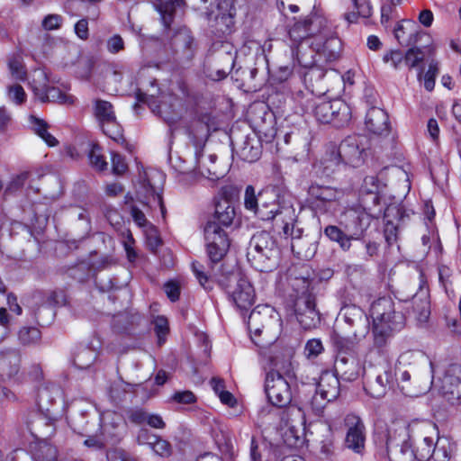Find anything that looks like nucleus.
<instances>
[{
  "mask_svg": "<svg viewBox=\"0 0 461 461\" xmlns=\"http://www.w3.org/2000/svg\"><path fill=\"white\" fill-rule=\"evenodd\" d=\"M325 75L326 70L321 66L315 64L303 73L304 82L306 84H311L313 87V83L321 82Z\"/></svg>",
  "mask_w": 461,
  "mask_h": 461,
  "instance_id": "55",
  "label": "nucleus"
},
{
  "mask_svg": "<svg viewBox=\"0 0 461 461\" xmlns=\"http://www.w3.org/2000/svg\"><path fill=\"white\" fill-rule=\"evenodd\" d=\"M322 46L318 49V52L324 55L327 59H335L339 57L340 51V41L339 38L328 35Z\"/></svg>",
  "mask_w": 461,
  "mask_h": 461,
  "instance_id": "46",
  "label": "nucleus"
},
{
  "mask_svg": "<svg viewBox=\"0 0 461 461\" xmlns=\"http://www.w3.org/2000/svg\"><path fill=\"white\" fill-rule=\"evenodd\" d=\"M423 33L418 30L417 23L412 20H402L394 29V36L402 46H411L418 42Z\"/></svg>",
  "mask_w": 461,
  "mask_h": 461,
  "instance_id": "28",
  "label": "nucleus"
},
{
  "mask_svg": "<svg viewBox=\"0 0 461 461\" xmlns=\"http://www.w3.org/2000/svg\"><path fill=\"white\" fill-rule=\"evenodd\" d=\"M265 392L269 402L276 407H286L292 401L290 384L277 371L271 370L266 374Z\"/></svg>",
  "mask_w": 461,
  "mask_h": 461,
  "instance_id": "10",
  "label": "nucleus"
},
{
  "mask_svg": "<svg viewBox=\"0 0 461 461\" xmlns=\"http://www.w3.org/2000/svg\"><path fill=\"white\" fill-rule=\"evenodd\" d=\"M29 122L32 131L41 137L48 146L55 147L58 145V140L48 131L49 125L45 121L34 115H31L29 117Z\"/></svg>",
  "mask_w": 461,
  "mask_h": 461,
  "instance_id": "41",
  "label": "nucleus"
},
{
  "mask_svg": "<svg viewBox=\"0 0 461 461\" xmlns=\"http://www.w3.org/2000/svg\"><path fill=\"white\" fill-rule=\"evenodd\" d=\"M331 340L338 355L346 356L353 355L356 345L360 341L349 333H345L341 329L339 331L334 330Z\"/></svg>",
  "mask_w": 461,
  "mask_h": 461,
  "instance_id": "33",
  "label": "nucleus"
},
{
  "mask_svg": "<svg viewBox=\"0 0 461 461\" xmlns=\"http://www.w3.org/2000/svg\"><path fill=\"white\" fill-rule=\"evenodd\" d=\"M292 286L296 294L294 312L298 322L305 330L317 327L321 322V315L316 309L315 298L310 291L311 281L305 277H296Z\"/></svg>",
  "mask_w": 461,
  "mask_h": 461,
  "instance_id": "6",
  "label": "nucleus"
},
{
  "mask_svg": "<svg viewBox=\"0 0 461 461\" xmlns=\"http://www.w3.org/2000/svg\"><path fill=\"white\" fill-rule=\"evenodd\" d=\"M308 195L317 207H325L328 203L338 201L341 197L342 192L330 185L312 183L308 188Z\"/></svg>",
  "mask_w": 461,
  "mask_h": 461,
  "instance_id": "24",
  "label": "nucleus"
},
{
  "mask_svg": "<svg viewBox=\"0 0 461 461\" xmlns=\"http://www.w3.org/2000/svg\"><path fill=\"white\" fill-rule=\"evenodd\" d=\"M244 204L246 209L254 212L262 221H270L277 216L294 213L292 208L280 207L278 194L273 188L264 189L256 195L254 187L248 185L244 194Z\"/></svg>",
  "mask_w": 461,
  "mask_h": 461,
  "instance_id": "5",
  "label": "nucleus"
},
{
  "mask_svg": "<svg viewBox=\"0 0 461 461\" xmlns=\"http://www.w3.org/2000/svg\"><path fill=\"white\" fill-rule=\"evenodd\" d=\"M394 302L391 297H380L375 301L370 309L373 318L374 344L382 348L386 344V331L384 328L385 313H393Z\"/></svg>",
  "mask_w": 461,
  "mask_h": 461,
  "instance_id": "12",
  "label": "nucleus"
},
{
  "mask_svg": "<svg viewBox=\"0 0 461 461\" xmlns=\"http://www.w3.org/2000/svg\"><path fill=\"white\" fill-rule=\"evenodd\" d=\"M313 91H299L295 94L294 99L303 113H312L320 123H332L335 127L348 124L351 119V109L346 103L340 99L314 97Z\"/></svg>",
  "mask_w": 461,
  "mask_h": 461,
  "instance_id": "3",
  "label": "nucleus"
},
{
  "mask_svg": "<svg viewBox=\"0 0 461 461\" xmlns=\"http://www.w3.org/2000/svg\"><path fill=\"white\" fill-rule=\"evenodd\" d=\"M351 223L345 225V230L338 226L329 225L324 229V234L334 242H337L343 251L351 248L352 240H360L370 223V218L366 213L353 212L349 215Z\"/></svg>",
  "mask_w": 461,
  "mask_h": 461,
  "instance_id": "8",
  "label": "nucleus"
},
{
  "mask_svg": "<svg viewBox=\"0 0 461 461\" xmlns=\"http://www.w3.org/2000/svg\"><path fill=\"white\" fill-rule=\"evenodd\" d=\"M280 250L276 240L267 231L255 233L247 249V258L259 272H271L279 263Z\"/></svg>",
  "mask_w": 461,
  "mask_h": 461,
  "instance_id": "4",
  "label": "nucleus"
},
{
  "mask_svg": "<svg viewBox=\"0 0 461 461\" xmlns=\"http://www.w3.org/2000/svg\"><path fill=\"white\" fill-rule=\"evenodd\" d=\"M148 415L149 412L141 408L131 409L127 412L129 420L136 425L147 423Z\"/></svg>",
  "mask_w": 461,
  "mask_h": 461,
  "instance_id": "61",
  "label": "nucleus"
},
{
  "mask_svg": "<svg viewBox=\"0 0 461 461\" xmlns=\"http://www.w3.org/2000/svg\"><path fill=\"white\" fill-rule=\"evenodd\" d=\"M202 156L203 154L201 153L200 158ZM216 160L217 156L214 154L209 155L205 160L200 159V167L206 173V176H203V177L216 181L223 176V173L218 172L214 167Z\"/></svg>",
  "mask_w": 461,
  "mask_h": 461,
  "instance_id": "49",
  "label": "nucleus"
},
{
  "mask_svg": "<svg viewBox=\"0 0 461 461\" xmlns=\"http://www.w3.org/2000/svg\"><path fill=\"white\" fill-rule=\"evenodd\" d=\"M186 133L194 147L195 167L194 171L201 176H206V173L200 167V156L209 136V125L202 121H194L187 128Z\"/></svg>",
  "mask_w": 461,
  "mask_h": 461,
  "instance_id": "21",
  "label": "nucleus"
},
{
  "mask_svg": "<svg viewBox=\"0 0 461 461\" xmlns=\"http://www.w3.org/2000/svg\"><path fill=\"white\" fill-rule=\"evenodd\" d=\"M343 323L339 329L354 336L357 340L364 339L369 331V319L367 315L355 305L343 308Z\"/></svg>",
  "mask_w": 461,
  "mask_h": 461,
  "instance_id": "14",
  "label": "nucleus"
},
{
  "mask_svg": "<svg viewBox=\"0 0 461 461\" xmlns=\"http://www.w3.org/2000/svg\"><path fill=\"white\" fill-rule=\"evenodd\" d=\"M384 330L386 331V342L394 331L402 330L405 324L404 315L401 312L395 310L393 306V313H385Z\"/></svg>",
  "mask_w": 461,
  "mask_h": 461,
  "instance_id": "45",
  "label": "nucleus"
},
{
  "mask_svg": "<svg viewBox=\"0 0 461 461\" xmlns=\"http://www.w3.org/2000/svg\"><path fill=\"white\" fill-rule=\"evenodd\" d=\"M386 449L391 461H413L416 459L410 439L404 438L403 436H398L396 424L388 431Z\"/></svg>",
  "mask_w": 461,
  "mask_h": 461,
  "instance_id": "19",
  "label": "nucleus"
},
{
  "mask_svg": "<svg viewBox=\"0 0 461 461\" xmlns=\"http://www.w3.org/2000/svg\"><path fill=\"white\" fill-rule=\"evenodd\" d=\"M384 63H390L395 69H399L404 62V55L401 50H390L383 57Z\"/></svg>",
  "mask_w": 461,
  "mask_h": 461,
  "instance_id": "60",
  "label": "nucleus"
},
{
  "mask_svg": "<svg viewBox=\"0 0 461 461\" xmlns=\"http://www.w3.org/2000/svg\"><path fill=\"white\" fill-rule=\"evenodd\" d=\"M31 447L33 461H58L57 447L47 440L35 441Z\"/></svg>",
  "mask_w": 461,
  "mask_h": 461,
  "instance_id": "34",
  "label": "nucleus"
},
{
  "mask_svg": "<svg viewBox=\"0 0 461 461\" xmlns=\"http://www.w3.org/2000/svg\"><path fill=\"white\" fill-rule=\"evenodd\" d=\"M292 251L299 258L309 260L317 251V243L309 235L291 242Z\"/></svg>",
  "mask_w": 461,
  "mask_h": 461,
  "instance_id": "35",
  "label": "nucleus"
},
{
  "mask_svg": "<svg viewBox=\"0 0 461 461\" xmlns=\"http://www.w3.org/2000/svg\"><path fill=\"white\" fill-rule=\"evenodd\" d=\"M294 212L291 215H284L285 217H288L289 221L282 220L284 226H283V232L285 237L291 238V242H293L295 240L303 239L304 237L303 235V229L300 226V222L294 218Z\"/></svg>",
  "mask_w": 461,
  "mask_h": 461,
  "instance_id": "47",
  "label": "nucleus"
},
{
  "mask_svg": "<svg viewBox=\"0 0 461 461\" xmlns=\"http://www.w3.org/2000/svg\"><path fill=\"white\" fill-rule=\"evenodd\" d=\"M150 448L154 451L155 454L162 457H167L172 453L171 444L159 436L156 437V440L153 441Z\"/></svg>",
  "mask_w": 461,
  "mask_h": 461,
  "instance_id": "57",
  "label": "nucleus"
},
{
  "mask_svg": "<svg viewBox=\"0 0 461 461\" xmlns=\"http://www.w3.org/2000/svg\"><path fill=\"white\" fill-rule=\"evenodd\" d=\"M193 271L204 289H211L209 280L213 279L224 291L228 301L240 312H248L255 303L256 293L252 284L235 266H226L216 273L207 275L204 266L194 262Z\"/></svg>",
  "mask_w": 461,
  "mask_h": 461,
  "instance_id": "1",
  "label": "nucleus"
},
{
  "mask_svg": "<svg viewBox=\"0 0 461 461\" xmlns=\"http://www.w3.org/2000/svg\"><path fill=\"white\" fill-rule=\"evenodd\" d=\"M384 330L386 331V342L394 331L402 330L405 324L404 315L401 312L395 310L393 306V313H385Z\"/></svg>",
  "mask_w": 461,
  "mask_h": 461,
  "instance_id": "44",
  "label": "nucleus"
},
{
  "mask_svg": "<svg viewBox=\"0 0 461 461\" xmlns=\"http://www.w3.org/2000/svg\"><path fill=\"white\" fill-rule=\"evenodd\" d=\"M329 401H334L339 394V378L332 372L324 371L315 387Z\"/></svg>",
  "mask_w": 461,
  "mask_h": 461,
  "instance_id": "29",
  "label": "nucleus"
},
{
  "mask_svg": "<svg viewBox=\"0 0 461 461\" xmlns=\"http://www.w3.org/2000/svg\"><path fill=\"white\" fill-rule=\"evenodd\" d=\"M94 114L100 125H104L105 122L115 119L112 104L101 99H96L95 101Z\"/></svg>",
  "mask_w": 461,
  "mask_h": 461,
  "instance_id": "43",
  "label": "nucleus"
},
{
  "mask_svg": "<svg viewBox=\"0 0 461 461\" xmlns=\"http://www.w3.org/2000/svg\"><path fill=\"white\" fill-rule=\"evenodd\" d=\"M8 68L14 79L23 81L26 78V71L20 58L11 59L8 62Z\"/></svg>",
  "mask_w": 461,
  "mask_h": 461,
  "instance_id": "58",
  "label": "nucleus"
},
{
  "mask_svg": "<svg viewBox=\"0 0 461 461\" xmlns=\"http://www.w3.org/2000/svg\"><path fill=\"white\" fill-rule=\"evenodd\" d=\"M367 149L366 138L358 135L348 136L337 146L345 166L352 167H358L364 164Z\"/></svg>",
  "mask_w": 461,
  "mask_h": 461,
  "instance_id": "11",
  "label": "nucleus"
},
{
  "mask_svg": "<svg viewBox=\"0 0 461 461\" xmlns=\"http://www.w3.org/2000/svg\"><path fill=\"white\" fill-rule=\"evenodd\" d=\"M412 308L420 322H426L430 315V302L427 292L415 294L412 299Z\"/></svg>",
  "mask_w": 461,
  "mask_h": 461,
  "instance_id": "40",
  "label": "nucleus"
},
{
  "mask_svg": "<svg viewBox=\"0 0 461 461\" xmlns=\"http://www.w3.org/2000/svg\"><path fill=\"white\" fill-rule=\"evenodd\" d=\"M304 351L309 358L318 357L323 351L321 341L318 339L308 340L305 345Z\"/></svg>",
  "mask_w": 461,
  "mask_h": 461,
  "instance_id": "62",
  "label": "nucleus"
},
{
  "mask_svg": "<svg viewBox=\"0 0 461 461\" xmlns=\"http://www.w3.org/2000/svg\"><path fill=\"white\" fill-rule=\"evenodd\" d=\"M209 22H213L212 26L216 31L222 34L231 32L234 26V18L236 15V8L230 0H217L216 10L206 13Z\"/></svg>",
  "mask_w": 461,
  "mask_h": 461,
  "instance_id": "17",
  "label": "nucleus"
},
{
  "mask_svg": "<svg viewBox=\"0 0 461 461\" xmlns=\"http://www.w3.org/2000/svg\"><path fill=\"white\" fill-rule=\"evenodd\" d=\"M429 382H432L431 385H434L442 397L451 404L461 400V365H449L442 377L437 380L432 378Z\"/></svg>",
  "mask_w": 461,
  "mask_h": 461,
  "instance_id": "9",
  "label": "nucleus"
},
{
  "mask_svg": "<svg viewBox=\"0 0 461 461\" xmlns=\"http://www.w3.org/2000/svg\"><path fill=\"white\" fill-rule=\"evenodd\" d=\"M204 238L209 258L207 269L204 268L205 273L211 275L222 270L226 266H232L223 261L230 248V240L223 227L216 221H208L204 227Z\"/></svg>",
  "mask_w": 461,
  "mask_h": 461,
  "instance_id": "7",
  "label": "nucleus"
},
{
  "mask_svg": "<svg viewBox=\"0 0 461 461\" xmlns=\"http://www.w3.org/2000/svg\"><path fill=\"white\" fill-rule=\"evenodd\" d=\"M393 375L389 366L379 372L374 380L368 381L365 385L366 393L374 398L383 397L391 387Z\"/></svg>",
  "mask_w": 461,
  "mask_h": 461,
  "instance_id": "27",
  "label": "nucleus"
},
{
  "mask_svg": "<svg viewBox=\"0 0 461 461\" xmlns=\"http://www.w3.org/2000/svg\"><path fill=\"white\" fill-rule=\"evenodd\" d=\"M429 363L430 373H434V366L431 361L420 351L407 350L402 352L394 366V376L403 394L411 397H416L425 393L430 387L432 382H429L428 374L422 377L420 374V367H426Z\"/></svg>",
  "mask_w": 461,
  "mask_h": 461,
  "instance_id": "2",
  "label": "nucleus"
},
{
  "mask_svg": "<svg viewBox=\"0 0 461 461\" xmlns=\"http://www.w3.org/2000/svg\"><path fill=\"white\" fill-rule=\"evenodd\" d=\"M90 164L97 170H104L107 167V163L101 154V148L98 145H92L88 154Z\"/></svg>",
  "mask_w": 461,
  "mask_h": 461,
  "instance_id": "56",
  "label": "nucleus"
},
{
  "mask_svg": "<svg viewBox=\"0 0 461 461\" xmlns=\"http://www.w3.org/2000/svg\"><path fill=\"white\" fill-rule=\"evenodd\" d=\"M396 432L398 436L408 438L411 444L419 440L431 442V439H436L438 436L437 425L428 420H414L408 425L398 423Z\"/></svg>",
  "mask_w": 461,
  "mask_h": 461,
  "instance_id": "13",
  "label": "nucleus"
},
{
  "mask_svg": "<svg viewBox=\"0 0 461 461\" xmlns=\"http://www.w3.org/2000/svg\"><path fill=\"white\" fill-rule=\"evenodd\" d=\"M430 52L431 49L429 47H425L423 49L417 47L411 48L404 55V64L410 68H419L420 72L418 76L420 77L423 71V68H420V65Z\"/></svg>",
  "mask_w": 461,
  "mask_h": 461,
  "instance_id": "38",
  "label": "nucleus"
},
{
  "mask_svg": "<svg viewBox=\"0 0 461 461\" xmlns=\"http://www.w3.org/2000/svg\"><path fill=\"white\" fill-rule=\"evenodd\" d=\"M366 129L376 135L389 132V118L385 111L378 107H371L366 115Z\"/></svg>",
  "mask_w": 461,
  "mask_h": 461,
  "instance_id": "26",
  "label": "nucleus"
},
{
  "mask_svg": "<svg viewBox=\"0 0 461 461\" xmlns=\"http://www.w3.org/2000/svg\"><path fill=\"white\" fill-rule=\"evenodd\" d=\"M97 355V351L95 348L79 346L74 352L73 363L78 369H86L94 364Z\"/></svg>",
  "mask_w": 461,
  "mask_h": 461,
  "instance_id": "37",
  "label": "nucleus"
},
{
  "mask_svg": "<svg viewBox=\"0 0 461 461\" xmlns=\"http://www.w3.org/2000/svg\"><path fill=\"white\" fill-rule=\"evenodd\" d=\"M307 22V30L310 37L321 36L326 37L330 34V30L328 27L327 19L318 12H314L305 16Z\"/></svg>",
  "mask_w": 461,
  "mask_h": 461,
  "instance_id": "36",
  "label": "nucleus"
},
{
  "mask_svg": "<svg viewBox=\"0 0 461 461\" xmlns=\"http://www.w3.org/2000/svg\"><path fill=\"white\" fill-rule=\"evenodd\" d=\"M279 321L273 308L267 305L257 306L249 316L248 327L250 332L260 335L263 331H268L272 326L278 325Z\"/></svg>",
  "mask_w": 461,
  "mask_h": 461,
  "instance_id": "20",
  "label": "nucleus"
},
{
  "mask_svg": "<svg viewBox=\"0 0 461 461\" xmlns=\"http://www.w3.org/2000/svg\"><path fill=\"white\" fill-rule=\"evenodd\" d=\"M261 149L262 145L258 139L247 136L236 148V153L240 159L252 163L260 158Z\"/></svg>",
  "mask_w": 461,
  "mask_h": 461,
  "instance_id": "31",
  "label": "nucleus"
},
{
  "mask_svg": "<svg viewBox=\"0 0 461 461\" xmlns=\"http://www.w3.org/2000/svg\"><path fill=\"white\" fill-rule=\"evenodd\" d=\"M235 209L230 200L227 198H221L215 203V212L213 220L221 227H230L235 218Z\"/></svg>",
  "mask_w": 461,
  "mask_h": 461,
  "instance_id": "32",
  "label": "nucleus"
},
{
  "mask_svg": "<svg viewBox=\"0 0 461 461\" xmlns=\"http://www.w3.org/2000/svg\"><path fill=\"white\" fill-rule=\"evenodd\" d=\"M102 130L105 135L113 139L118 143H123L125 141L122 136V130L119 123L116 122V118L107 122L104 125H101Z\"/></svg>",
  "mask_w": 461,
  "mask_h": 461,
  "instance_id": "54",
  "label": "nucleus"
},
{
  "mask_svg": "<svg viewBox=\"0 0 461 461\" xmlns=\"http://www.w3.org/2000/svg\"><path fill=\"white\" fill-rule=\"evenodd\" d=\"M307 27L308 25L305 17L296 21L289 30V36L291 40L296 42H300L307 38H310Z\"/></svg>",
  "mask_w": 461,
  "mask_h": 461,
  "instance_id": "52",
  "label": "nucleus"
},
{
  "mask_svg": "<svg viewBox=\"0 0 461 461\" xmlns=\"http://www.w3.org/2000/svg\"><path fill=\"white\" fill-rule=\"evenodd\" d=\"M434 441L435 439H431V442H428L427 440L412 442L414 455L417 460L428 461L431 458Z\"/></svg>",
  "mask_w": 461,
  "mask_h": 461,
  "instance_id": "51",
  "label": "nucleus"
},
{
  "mask_svg": "<svg viewBox=\"0 0 461 461\" xmlns=\"http://www.w3.org/2000/svg\"><path fill=\"white\" fill-rule=\"evenodd\" d=\"M431 458L435 461H448L452 456L453 447L447 438L438 436L432 447Z\"/></svg>",
  "mask_w": 461,
  "mask_h": 461,
  "instance_id": "42",
  "label": "nucleus"
},
{
  "mask_svg": "<svg viewBox=\"0 0 461 461\" xmlns=\"http://www.w3.org/2000/svg\"><path fill=\"white\" fill-rule=\"evenodd\" d=\"M330 402L320 393L319 390L314 388L312 394L305 402V407H309L316 415H321L324 407Z\"/></svg>",
  "mask_w": 461,
  "mask_h": 461,
  "instance_id": "53",
  "label": "nucleus"
},
{
  "mask_svg": "<svg viewBox=\"0 0 461 461\" xmlns=\"http://www.w3.org/2000/svg\"><path fill=\"white\" fill-rule=\"evenodd\" d=\"M53 402V398L50 397V389L47 386L41 387L38 392L37 398V411H50L49 406Z\"/></svg>",
  "mask_w": 461,
  "mask_h": 461,
  "instance_id": "59",
  "label": "nucleus"
},
{
  "mask_svg": "<svg viewBox=\"0 0 461 461\" xmlns=\"http://www.w3.org/2000/svg\"><path fill=\"white\" fill-rule=\"evenodd\" d=\"M21 368V354L14 348L0 350V375L7 379L22 382L19 374Z\"/></svg>",
  "mask_w": 461,
  "mask_h": 461,
  "instance_id": "22",
  "label": "nucleus"
},
{
  "mask_svg": "<svg viewBox=\"0 0 461 461\" xmlns=\"http://www.w3.org/2000/svg\"><path fill=\"white\" fill-rule=\"evenodd\" d=\"M318 167L326 176H329L339 170L341 167H346L335 144H330L327 147L325 154L321 159Z\"/></svg>",
  "mask_w": 461,
  "mask_h": 461,
  "instance_id": "30",
  "label": "nucleus"
},
{
  "mask_svg": "<svg viewBox=\"0 0 461 461\" xmlns=\"http://www.w3.org/2000/svg\"><path fill=\"white\" fill-rule=\"evenodd\" d=\"M438 73V64L431 62L427 72L424 75V87L428 91H432L435 86V77Z\"/></svg>",
  "mask_w": 461,
  "mask_h": 461,
  "instance_id": "63",
  "label": "nucleus"
},
{
  "mask_svg": "<svg viewBox=\"0 0 461 461\" xmlns=\"http://www.w3.org/2000/svg\"><path fill=\"white\" fill-rule=\"evenodd\" d=\"M138 102L147 103L153 113L159 115L168 124L176 122L177 114L171 111L172 104L169 106L164 101H158L154 94L148 95L138 90L136 93Z\"/></svg>",
  "mask_w": 461,
  "mask_h": 461,
  "instance_id": "25",
  "label": "nucleus"
},
{
  "mask_svg": "<svg viewBox=\"0 0 461 461\" xmlns=\"http://www.w3.org/2000/svg\"><path fill=\"white\" fill-rule=\"evenodd\" d=\"M35 76L38 79L34 78L31 83L32 89L35 96L42 103L53 102L59 104H73L74 97L72 95L63 93L59 88L50 86L48 82L47 74L43 70L35 71Z\"/></svg>",
  "mask_w": 461,
  "mask_h": 461,
  "instance_id": "15",
  "label": "nucleus"
},
{
  "mask_svg": "<svg viewBox=\"0 0 461 461\" xmlns=\"http://www.w3.org/2000/svg\"><path fill=\"white\" fill-rule=\"evenodd\" d=\"M30 176V173L28 171L22 172L11 178V180L6 185L3 196L6 199L9 196H12L17 194L22 188L24 186Z\"/></svg>",
  "mask_w": 461,
  "mask_h": 461,
  "instance_id": "48",
  "label": "nucleus"
},
{
  "mask_svg": "<svg viewBox=\"0 0 461 461\" xmlns=\"http://www.w3.org/2000/svg\"><path fill=\"white\" fill-rule=\"evenodd\" d=\"M334 368V374L347 382L357 380L361 371L360 364L353 355H337Z\"/></svg>",
  "mask_w": 461,
  "mask_h": 461,
  "instance_id": "23",
  "label": "nucleus"
},
{
  "mask_svg": "<svg viewBox=\"0 0 461 461\" xmlns=\"http://www.w3.org/2000/svg\"><path fill=\"white\" fill-rule=\"evenodd\" d=\"M63 18L59 14H48L41 23L46 31L57 30L61 26Z\"/></svg>",
  "mask_w": 461,
  "mask_h": 461,
  "instance_id": "64",
  "label": "nucleus"
},
{
  "mask_svg": "<svg viewBox=\"0 0 461 461\" xmlns=\"http://www.w3.org/2000/svg\"><path fill=\"white\" fill-rule=\"evenodd\" d=\"M348 428L344 445L354 453L362 456L366 449V426L363 420L356 414H348L345 418Z\"/></svg>",
  "mask_w": 461,
  "mask_h": 461,
  "instance_id": "16",
  "label": "nucleus"
},
{
  "mask_svg": "<svg viewBox=\"0 0 461 461\" xmlns=\"http://www.w3.org/2000/svg\"><path fill=\"white\" fill-rule=\"evenodd\" d=\"M26 426L36 441L46 440L55 433V419L50 411H31L26 419Z\"/></svg>",
  "mask_w": 461,
  "mask_h": 461,
  "instance_id": "18",
  "label": "nucleus"
},
{
  "mask_svg": "<svg viewBox=\"0 0 461 461\" xmlns=\"http://www.w3.org/2000/svg\"><path fill=\"white\" fill-rule=\"evenodd\" d=\"M183 0H158L156 9L160 14L162 23L168 28L173 22L176 7H179Z\"/></svg>",
  "mask_w": 461,
  "mask_h": 461,
  "instance_id": "39",
  "label": "nucleus"
},
{
  "mask_svg": "<svg viewBox=\"0 0 461 461\" xmlns=\"http://www.w3.org/2000/svg\"><path fill=\"white\" fill-rule=\"evenodd\" d=\"M41 338V333L35 327H23L18 332V339L24 346L37 344Z\"/></svg>",
  "mask_w": 461,
  "mask_h": 461,
  "instance_id": "50",
  "label": "nucleus"
}]
</instances>
